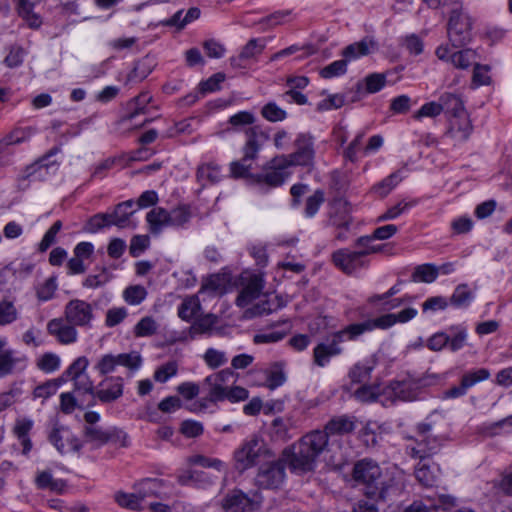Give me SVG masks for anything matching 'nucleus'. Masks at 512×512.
Returning <instances> with one entry per match:
<instances>
[{
  "label": "nucleus",
  "mask_w": 512,
  "mask_h": 512,
  "mask_svg": "<svg viewBox=\"0 0 512 512\" xmlns=\"http://www.w3.org/2000/svg\"><path fill=\"white\" fill-rule=\"evenodd\" d=\"M189 465H199L205 468H213L217 471H221L224 467V463L217 458H209L203 455H192L187 458Z\"/></svg>",
  "instance_id": "obj_55"
},
{
  "label": "nucleus",
  "mask_w": 512,
  "mask_h": 512,
  "mask_svg": "<svg viewBox=\"0 0 512 512\" xmlns=\"http://www.w3.org/2000/svg\"><path fill=\"white\" fill-rule=\"evenodd\" d=\"M169 225L173 227H182L189 222L191 211L187 206H178L168 211Z\"/></svg>",
  "instance_id": "obj_46"
},
{
  "label": "nucleus",
  "mask_w": 512,
  "mask_h": 512,
  "mask_svg": "<svg viewBox=\"0 0 512 512\" xmlns=\"http://www.w3.org/2000/svg\"><path fill=\"white\" fill-rule=\"evenodd\" d=\"M35 483L40 489H48L56 492H61L65 486L62 480L54 479L49 471L39 472L36 476Z\"/></svg>",
  "instance_id": "obj_40"
},
{
  "label": "nucleus",
  "mask_w": 512,
  "mask_h": 512,
  "mask_svg": "<svg viewBox=\"0 0 512 512\" xmlns=\"http://www.w3.org/2000/svg\"><path fill=\"white\" fill-rule=\"evenodd\" d=\"M178 371V365L175 361H169L160 367H158L154 372V379L159 383L167 382L171 377L175 376Z\"/></svg>",
  "instance_id": "obj_58"
},
{
  "label": "nucleus",
  "mask_w": 512,
  "mask_h": 512,
  "mask_svg": "<svg viewBox=\"0 0 512 512\" xmlns=\"http://www.w3.org/2000/svg\"><path fill=\"white\" fill-rule=\"evenodd\" d=\"M60 357L52 352L44 353L37 360V367L45 373H53L60 368Z\"/></svg>",
  "instance_id": "obj_49"
},
{
  "label": "nucleus",
  "mask_w": 512,
  "mask_h": 512,
  "mask_svg": "<svg viewBox=\"0 0 512 512\" xmlns=\"http://www.w3.org/2000/svg\"><path fill=\"white\" fill-rule=\"evenodd\" d=\"M151 101V96L148 93H142L134 98L129 103V112L121 119V122L132 121L141 114H146L147 105Z\"/></svg>",
  "instance_id": "obj_35"
},
{
  "label": "nucleus",
  "mask_w": 512,
  "mask_h": 512,
  "mask_svg": "<svg viewBox=\"0 0 512 512\" xmlns=\"http://www.w3.org/2000/svg\"><path fill=\"white\" fill-rule=\"evenodd\" d=\"M295 151L291 154L278 155L279 165L310 166L314 162V138L308 133H300L294 141Z\"/></svg>",
  "instance_id": "obj_9"
},
{
  "label": "nucleus",
  "mask_w": 512,
  "mask_h": 512,
  "mask_svg": "<svg viewBox=\"0 0 512 512\" xmlns=\"http://www.w3.org/2000/svg\"><path fill=\"white\" fill-rule=\"evenodd\" d=\"M196 177L203 187L213 185L221 180V169L217 164L205 163L198 167Z\"/></svg>",
  "instance_id": "obj_32"
},
{
  "label": "nucleus",
  "mask_w": 512,
  "mask_h": 512,
  "mask_svg": "<svg viewBox=\"0 0 512 512\" xmlns=\"http://www.w3.org/2000/svg\"><path fill=\"white\" fill-rule=\"evenodd\" d=\"M415 476L416 479L423 485V486H432L436 483L437 475L435 471L431 470V468L424 463H419L418 466L415 469Z\"/></svg>",
  "instance_id": "obj_52"
},
{
  "label": "nucleus",
  "mask_w": 512,
  "mask_h": 512,
  "mask_svg": "<svg viewBox=\"0 0 512 512\" xmlns=\"http://www.w3.org/2000/svg\"><path fill=\"white\" fill-rule=\"evenodd\" d=\"M246 142L242 148L243 157L239 161L230 164V173L234 178H246L250 175L251 164L257 158V155L268 140V135L258 127H251L246 130Z\"/></svg>",
  "instance_id": "obj_5"
},
{
  "label": "nucleus",
  "mask_w": 512,
  "mask_h": 512,
  "mask_svg": "<svg viewBox=\"0 0 512 512\" xmlns=\"http://www.w3.org/2000/svg\"><path fill=\"white\" fill-rule=\"evenodd\" d=\"M264 373L266 376L265 386L270 390H274L286 382L284 363L282 362L273 363L269 368L264 370Z\"/></svg>",
  "instance_id": "obj_34"
},
{
  "label": "nucleus",
  "mask_w": 512,
  "mask_h": 512,
  "mask_svg": "<svg viewBox=\"0 0 512 512\" xmlns=\"http://www.w3.org/2000/svg\"><path fill=\"white\" fill-rule=\"evenodd\" d=\"M437 380L436 375H426L418 379L394 381L384 390V394L392 397L393 400L414 401L418 399L423 388L433 385Z\"/></svg>",
  "instance_id": "obj_7"
},
{
  "label": "nucleus",
  "mask_w": 512,
  "mask_h": 512,
  "mask_svg": "<svg viewBox=\"0 0 512 512\" xmlns=\"http://www.w3.org/2000/svg\"><path fill=\"white\" fill-rule=\"evenodd\" d=\"M141 363V356L137 352L121 353L118 355L105 354L100 357L95 365V369L100 375H107L114 372L117 366L137 370L141 366Z\"/></svg>",
  "instance_id": "obj_10"
},
{
  "label": "nucleus",
  "mask_w": 512,
  "mask_h": 512,
  "mask_svg": "<svg viewBox=\"0 0 512 512\" xmlns=\"http://www.w3.org/2000/svg\"><path fill=\"white\" fill-rule=\"evenodd\" d=\"M20 17H22L31 28H39L42 24L41 17L36 14L34 9V2L30 0H13Z\"/></svg>",
  "instance_id": "obj_33"
},
{
  "label": "nucleus",
  "mask_w": 512,
  "mask_h": 512,
  "mask_svg": "<svg viewBox=\"0 0 512 512\" xmlns=\"http://www.w3.org/2000/svg\"><path fill=\"white\" fill-rule=\"evenodd\" d=\"M146 221L152 234L158 235L169 225L168 211L162 207H155L146 215Z\"/></svg>",
  "instance_id": "obj_30"
},
{
  "label": "nucleus",
  "mask_w": 512,
  "mask_h": 512,
  "mask_svg": "<svg viewBox=\"0 0 512 512\" xmlns=\"http://www.w3.org/2000/svg\"><path fill=\"white\" fill-rule=\"evenodd\" d=\"M264 288V278L260 274L251 275L236 298L237 306L245 308L258 299Z\"/></svg>",
  "instance_id": "obj_22"
},
{
  "label": "nucleus",
  "mask_w": 512,
  "mask_h": 512,
  "mask_svg": "<svg viewBox=\"0 0 512 512\" xmlns=\"http://www.w3.org/2000/svg\"><path fill=\"white\" fill-rule=\"evenodd\" d=\"M146 296L147 291L141 285L129 286L123 292V298L129 305H139Z\"/></svg>",
  "instance_id": "obj_51"
},
{
  "label": "nucleus",
  "mask_w": 512,
  "mask_h": 512,
  "mask_svg": "<svg viewBox=\"0 0 512 512\" xmlns=\"http://www.w3.org/2000/svg\"><path fill=\"white\" fill-rule=\"evenodd\" d=\"M258 302L244 311V317L251 319L258 316L268 315L286 305V302L279 295L265 294L258 298Z\"/></svg>",
  "instance_id": "obj_19"
},
{
  "label": "nucleus",
  "mask_w": 512,
  "mask_h": 512,
  "mask_svg": "<svg viewBox=\"0 0 512 512\" xmlns=\"http://www.w3.org/2000/svg\"><path fill=\"white\" fill-rule=\"evenodd\" d=\"M134 206L133 200H127L119 203L112 213H109L111 216V223L114 226L119 228H125L130 223V217L134 214V210H132Z\"/></svg>",
  "instance_id": "obj_31"
},
{
  "label": "nucleus",
  "mask_w": 512,
  "mask_h": 512,
  "mask_svg": "<svg viewBox=\"0 0 512 512\" xmlns=\"http://www.w3.org/2000/svg\"><path fill=\"white\" fill-rule=\"evenodd\" d=\"M158 323L151 316H145L134 326V335L136 337H150L157 333Z\"/></svg>",
  "instance_id": "obj_45"
},
{
  "label": "nucleus",
  "mask_w": 512,
  "mask_h": 512,
  "mask_svg": "<svg viewBox=\"0 0 512 512\" xmlns=\"http://www.w3.org/2000/svg\"><path fill=\"white\" fill-rule=\"evenodd\" d=\"M85 441L95 447H100L108 443L111 439V433L97 426H85Z\"/></svg>",
  "instance_id": "obj_39"
},
{
  "label": "nucleus",
  "mask_w": 512,
  "mask_h": 512,
  "mask_svg": "<svg viewBox=\"0 0 512 512\" xmlns=\"http://www.w3.org/2000/svg\"><path fill=\"white\" fill-rule=\"evenodd\" d=\"M70 432L66 429L54 428L49 435V441L56 447L60 453L67 451L65 441L70 438Z\"/></svg>",
  "instance_id": "obj_59"
},
{
  "label": "nucleus",
  "mask_w": 512,
  "mask_h": 512,
  "mask_svg": "<svg viewBox=\"0 0 512 512\" xmlns=\"http://www.w3.org/2000/svg\"><path fill=\"white\" fill-rule=\"evenodd\" d=\"M201 309L200 300L196 295H191L183 299L178 307V316L183 321L190 322Z\"/></svg>",
  "instance_id": "obj_36"
},
{
  "label": "nucleus",
  "mask_w": 512,
  "mask_h": 512,
  "mask_svg": "<svg viewBox=\"0 0 512 512\" xmlns=\"http://www.w3.org/2000/svg\"><path fill=\"white\" fill-rule=\"evenodd\" d=\"M31 135L32 132L30 129H15L1 140L2 144L6 148L8 146L21 144L27 141Z\"/></svg>",
  "instance_id": "obj_60"
},
{
  "label": "nucleus",
  "mask_w": 512,
  "mask_h": 512,
  "mask_svg": "<svg viewBox=\"0 0 512 512\" xmlns=\"http://www.w3.org/2000/svg\"><path fill=\"white\" fill-rule=\"evenodd\" d=\"M263 465L256 476V484L261 488H277L284 480L285 470L282 461L272 458Z\"/></svg>",
  "instance_id": "obj_15"
},
{
  "label": "nucleus",
  "mask_w": 512,
  "mask_h": 512,
  "mask_svg": "<svg viewBox=\"0 0 512 512\" xmlns=\"http://www.w3.org/2000/svg\"><path fill=\"white\" fill-rule=\"evenodd\" d=\"M57 289V281L55 277H49L37 287L36 296L38 300L45 302L53 298Z\"/></svg>",
  "instance_id": "obj_54"
},
{
  "label": "nucleus",
  "mask_w": 512,
  "mask_h": 512,
  "mask_svg": "<svg viewBox=\"0 0 512 512\" xmlns=\"http://www.w3.org/2000/svg\"><path fill=\"white\" fill-rule=\"evenodd\" d=\"M34 426V421L30 418H17L12 429L13 435L18 439L22 446V454L27 456L32 450L33 444L29 433Z\"/></svg>",
  "instance_id": "obj_26"
},
{
  "label": "nucleus",
  "mask_w": 512,
  "mask_h": 512,
  "mask_svg": "<svg viewBox=\"0 0 512 512\" xmlns=\"http://www.w3.org/2000/svg\"><path fill=\"white\" fill-rule=\"evenodd\" d=\"M114 499L121 507L131 510L143 509L142 501L138 497V494L135 490L133 493L117 492L114 496Z\"/></svg>",
  "instance_id": "obj_47"
},
{
  "label": "nucleus",
  "mask_w": 512,
  "mask_h": 512,
  "mask_svg": "<svg viewBox=\"0 0 512 512\" xmlns=\"http://www.w3.org/2000/svg\"><path fill=\"white\" fill-rule=\"evenodd\" d=\"M324 193L321 190H316L313 195L309 196L305 202L304 214L306 217L311 218L316 215L320 206L324 203Z\"/></svg>",
  "instance_id": "obj_53"
},
{
  "label": "nucleus",
  "mask_w": 512,
  "mask_h": 512,
  "mask_svg": "<svg viewBox=\"0 0 512 512\" xmlns=\"http://www.w3.org/2000/svg\"><path fill=\"white\" fill-rule=\"evenodd\" d=\"M377 50V43L373 38L365 37L359 42L348 45L343 50L344 58L354 60L361 56H366Z\"/></svg>",
  "instance_id": "obj_29"
},
{
  "label": "nucleus",
  "mask_w": 512,
  "mask_h": 512,
  "mask_svg": "<svg viewBox=\"0 0 512 512\" xmlns=\"http://www.w3.org/2000/svg\"><path fill=\"white\" fill-rule=\"evenodd\" d=\"M266 47L265 38H252L241 49L239 55L229 59L233 68H245L244 62L255 59Z\"/></svg>",
  "instance_id": "obj_23"
},
{
  "label": "nucleus",
  "mask_w": 512,
  "mask_h": 512,
  "mask_svg": "<svg viewBox=\"0 0 512 512\" xmlns=\"http://www.w3.org/2000/svg\"><path fill=\"white\" fill-rule=\"evenodd\" d=\"M441 105H443V111L450 117L458 114L467 113L462 100L455 94L444 93L439 98Z\"/></svg>",
  "instance_id": "obj_37"
},
{
  "label": "nucleus",
  "mask_w": 512,
  "mask_h": 512,
  "mask_svg": "<svg viewBox=\"0 0 512 512\" xmlns=\"http://www.w3.org/2000/svg\"><path fill=\"white\" fill-rule=\"evenodd\" d=\"M262 116L270 122L282 121L286 118L287 113L276 103L269 102L262 108Z\"/></svg>",
  "instance_id": "obj_61"
},
{
  "label": "nucleus",
  "mask_w": 512,
  "mask_h": 512,
  "mask_svg": "<svg viewBox=\"0 0 512 512\" xmlns=\"http://www.w3.org/2000/svg\"><path fill=\"white\" fill-rule=\"evenodd\" d=\"M225 80V74L219 72L212 75L205 81L199 84V92L204 95L207 93L215 92L220 89L221 83Z\"/></svg>",
  "instance_id": "obj_64"
},
{
  "label": "nucleus",
  "mask_w": 512,
  "mask_h": 512,
  "mask_svg": "<svg viewBox=\"0 0 512 512\" xmlns=\"http://www.w3.org/2000/svg\"><path fill=\"white\" fill-rule=\"evenodd\" d=\"M164 485L165 483L162 479L145 478L134 485V490L137 492L138 497L143 502L147 498L164 497Z\"/></svg>",
  "instance_id": "obj_27"
},
{
  "label": "nucleus",
  "mask_w": 512,
  "mask_h": 512,
  "mask_svg": "<svg viewBox=\"0 0 512 512\" xmlns=\"http://www.w3.org/2000/svg\"><path fill=\"white\" fill-rule=\"evenodd\" d=\"M328 446L327 433L323 430H314L304 435L293 446L290 466L293 470L308 472L314 469L317 458Z\"/></svg>",
  "instance_id": "obj_1"
},
{
  "label": "nucleus",
  "mask_w": 512,
  "mask_h": 512,
  "mask_svg": "<svg viewBox=\"0 0 512 512\" xmlns=\"http://www.w3.org/2000/svg\"><path fill=\"white\" fill-rule=\"evenodd\" d=\"M402 180L400 172H394L373 186L372 190L380 197L387 196Z\"/></svg>",
  "instance_id": "obj_43"
},
{
  "label": "nucleus",
  "mask_w": 512,
  "mask_h": 512,
  "mask_svg": "<svg viewBox=\"0 0 512 512\" xmlns=\"http://www.w3.org/2000/svg\"><path fill=\"white\" fill-rule=\"evenodd\" d=\"M350 205L343 199H336L331 204L329 224L338 229L348 230L352 222Z\"/></svg>",
  "instance_id": "obj_25"
},
{
  "label": "nucleus",
  "mask_w": 512,
  "mask_h": 512,
  "mask_svg": "<svg viewBox=\"0 0 512 512\" xmlns=\"http://www.w3.org/2000/svg\"><path fill=\"white\" fill-rule=\"evenodd\" d=\"M356 428L354 417L342 415L330 419L325 425L324 432L329 435H344L351 433Z\"/></svg>",
  "instance_id": "obj_28"
},
{
  "label": "nucleus",
  "mask_w": 512,
  "mask_h": 512,
  "mask_svg": "<svg viewBox=\"0 0 512 512\" xmlns=\"http://www.w3.org/2000/svg\"><path fill=\"white\" fill-rule=\"evenodd\" d=\"M460 8L461 4L454 0L448 23V38L453 48L463 47L471 40V20L460 12Z\"/></svg>",
  "instance_id": "obj_8"
},
{
  "label": "nucleus",
  "mask_w": 512,
  "mask_h": 512,
  "mask_svg": "<svg viewBox=\"0 0 512 512\" xmlns=\"http://www.w3.org/2000/svg\"><path fill=\"white\" fill-rule=\"evenodd\" d=\"M365 252L361 250L339 249L332 255L335 266L347 274L365 266Z\"/></svg>",
  "instance_id": "obj_18"
},
{
  "label": "nucleus",
  "mask_w": 512,
  "mask_h": 512,
  "mask_svg": "<svg viewBox=\"0 0 512 512\" xmlns=\"http://www.w3.org/2000/svg\"><path fill=\"white\" fill-rule=\"evenodd\" d=\"M472 132L471 121L467 113L458 114L449 118V127L446 135L457 142L468 139Z\"/></svg>",
  "instance_id": "obj_24"
},
{
  "label": "nucleus",
  "mask_w": 512,
  "mask_h": 512,
  "mask_svg": "<svg viewBox=\"0 0 512 512\" xmlns=\"http://www.w3.org/2000/svg\"><path fill=\"white\" fill-rule=\"evenodd\" d=\"M262 498L255 493L252 497L239 489H234L226 494L222 500V508L225 512H246L260 507Z\"/></svg>",
  "instance_id": "obj_13"
},
{
  "label": "nucleus",
  "mask_w": 512,
  "mask_h": 512,
  "mask_svg": "<svg viewBox=\"0 0 512 512\" xmlns=\"http://www.w3.org/2000/svg\"><path fill=\"white\" fill-rule=\"evenodd\" d=\"M124 390L123 378L119 376L105 377L95 388L93 397L101 403H112L122 397Z\"/></svg>",
  "instance_id": "obj_17"
},
{
  "label": "nucleus",
  "mask_w": 512,
  "mask_h": 512,
  "mask_svg": "<svg viewBox=\"0 0 512 512\" xmlns=\"http://www.w3.org/2000/svg\"><path fill=\"white\" fill-rule=\"evenodd\" d=\"M489 377H490L489 370L485 369V368H480V369L470 371V372L464 374L462 376L461 380L464 383V387H467V389H468L481 381H485V380L489 379Z\"/></svg>",
  "instance_id": "obj_63"
},
{
  "label": "nucleus",
  "mask_w": 512,
  "mask_h": 512,
  "mask_svg": "<svg viewBox=\"0 0 512 512\" xmlns=\"http://www.w3.org/2000/svg\"><path fill=\"white\" fill-rule=\"evenodd\" d=\"M366 333L363 323H353L345 328L329 334L313 349V363L318 367H325L330 359L343 353L342 344L353 341Z\"/></svg>",
  "instance_id": "obj_2"
},
{
  "label": "nucleus",
  "mask_w": 512,
  "mask_h": 512,
  "mask_svg": "<svg viewBox=\"0 0 512 512\" xmlns=\"http://www.w3.org/2000/svg\"><path fill=\"white\" fill-rule=\"evenodd\" d=\"M233 458L237 469L247 470L261 461H269L273 458L264 439L256 434L247 437L234 451Z\"/></svg>",
  "instance_id": "obj_4"
},
{
  "label": "nucleus",
  "mask_w": 512,
  "mask_h": 512,
  "mask_svg": "<svg viewBox=\"0 0 512 512\" xmlns=\"http://www.w3.org/2000/svg\"><path fill=\"white\" fill-rule=\"evenodd\" d=\"M438 275V267L434 264L427 263L417 266L412 274V278L416 282L432 283L436 280Z\"/></svg>",
  "instance_id": "obj_42"
},
{
  "label": "nucleus",
  "mask_w": 512,
  "mask_h": 512,
  "mask_svg": "<svg viewBox=\"0 0 512 512\" xmlns=\"http://www.w3.org/2000/svg\"><path fill=\"white\" fill-rule=\"evenodd\" d=\"M472 299H473V293L469 289L468 285L467 284H459L455 288V290L450 298V303L457 308H463V307H467L470 304V302L472 301Z\"/></svg>",
  "instance_id": "obj_44"
},
{
  "label": "nucleus",
  "mask_w": 512,
  "mask_h": 512,
  "mask_svg": "<svg viewBox=\"0 0 512 512\" xmlns=\"http://www.w3.org/2000/svg\"><path fill=\"white\" fill-rule=\"evenodd\" d=\"M352 476L368 497H386L387 490L383 486L382 471L377 462L371 459L359 460L354 465Z\"/></svg>",
  "instance_id": "obj_3"
},
{
  "label": "nucleus",
  "mask_w": 512,
  "mask_h": 512,
  "mask_svg": "<svg viewBox=\"0 0 512 512\" xmlns=\"http://www.w3.org/2000/svg\"><path fill=\"white\" fill-rule=\"evenodd\" d=\"M216 322H217V318L214 315H212V314L205 315V316L197 319L196 321H194V323L190 327V334L192 336H194L197 334L209 333L213 329Z\"/></svg>",
  "instance_id": "obj_48"
},
{
  "label": "nucleus",
  "mask_w": 512,
  "mask_h": 512,
  "mask_svg": "<svg viewBox=\"0 0 512 512\" xmlns=\"http://www.w3.org/2000/svg\"><path fill=\"white\" fill-rule=\"evenodd\" d=\"M27 367V357L8 348L7 340L0 338V379L23 372Z\"/></svg>",
  "instance_id": "obj_12"
},
{
  "label": "nucleus",
  "mask_w": 512,
  "mask_h": 512,
  "mask_svg": "<svg viewBox=\"0 0 512 512\" xmlns=\"http://www.w3.org/2000/svg\"><path fill=\"white\" fill-rule=\"evenodd\" d=\"M89 365V361L85 356L76 358L67 370L64 372L69 379L79 378L81 375L86 374V369Z\"/></svg>",
  "instance_id": "obj_62"
},
{
  "label": "nucleus",
  "mask_w": 512,
  "mask_h": 512,
  "mask_svg": "<svg viewBox=\"0 0 512 512\" xmlns=\"http://www.w3.org/2000/svg\"><path fill=\"white\" fill-rule=\"evenodd\" d=\"M64 319L76 327L90 329L94 320L93 307L84 300L72 299L64 307Z\"/></svg>",
  "instance_id": "obj_11"
},
{
  "label": "nucleus",
  "mask_w": 512,
  "mask_h": 512,
  "mask_svg": "<svg viewBox=\"0 0 512 512\" xmlns=\"http://www.w3.org/2000/svg\"><path fill=\"white\" fill-rule=\"evenodd\" d=\"M203 359L211 369H216L227 362L225 352L214 348H208L203 355Z\"/></svg>",
  "instance_id": "obj_57"
},
{
  "label": "nucleus",
  "mask_w": 512,
  "mask_h": 512,
  "mask_svg": "<svg viewBox=\"0 0 512 512\" xmlns=\"http://www.w3.org/2000/svg\"><path fill=\"white\" fill-rule=\"evenodd\" d=\"M380 396L378 385H363L354 392L355 399L363 403L376 401Z\"/></svg>",
  "instance_id": "obj_50"
},
{
  "label": "nucleus",
  "mask_w": 512,
  "mask_h": 512,
  "mask_svg": "<svg viewBox=\"0 0 512 512\" xmlns=\"http://www.w3.org/2000/svg\"><path fill=\"white\" fill-rule=\"evenodd\" d=\"M47 331L62 345L73 344L78 339L76 326L69 324L63 318L51 319L47 323Z\"/></svg>",
  "instance_id": "obj_20"
},
{
  "label": "nucleus",
  "mask_w": 512,
  "mask_h": 512,
  "mask_svg": "<svg viewBox=\"0 0 512 512\" xmlns=\"http://www.w3.org/2000/svg\"><path fill=\"white\" fill-rule=\"evenodd\" d=\"M278 159V155L272 158L267 164V170L265 173L258 174L256 176V182L259 184H266L269 187H278L281 186L286 179L289 177L290 173L287 171L290 168V165H278L276 160Z\"/></svg>",
  "instance_id": "obj_21"
},
{
  "label": "nucleus",
  "mask_w": 512,
  "mask_h": 512,
  "mask_svg": "<svg viewBox=\"0 0 512 512\" xmlns=\"http://www.w3.org/2000/svg\"><path fill=\"white\" fill-rule=\"evenodd\" d=\"M417 310L415 308H405L398 313H390L385 314L375 319H369L363 321V325L365 327L366 332L372 331L374 329H387L395 325L396 323H406L417 315Z\"/></svg>",
  "instance_id": "obj_16"
},
{
  "label": "nucleus",
  "mask_w": 512,
  "mask_h": 512,
  "mask_svg": "<svg viewBox=\"0 0 512 512\" xmlns=\"http://www.w3.org/2000/svg\"><path fill=\"white\" fill-rule=\"evenodd\" d=\"M19 312L13 300L4 298L0 301V326H6L15 322Z\"/></svg>",
  "instance_id": "obj_41"
},
{
  "label": "nucleus",
  "mask_w": 512,
  "mask_h": 512,
  "mask_svg": "<svg viewBox=\"0 0 512 512\" xmlns=\"http://www.w3.org/2000/svg\"><path fill=\"white\" fill-rule=\"evenodd\" d=\"M432 426L429 423L417 425V436L413 442L407 445L408 453L413 458L421 460L436 454L443 445L444 438L434 436Z\"/></svg>",
  "instance_id": "obj_6"
},
{
  "label": "nucleus",
  "mask_w": 512,
  "mask_h": 512,
  "mask_svg": "<svg viewBox=\"0 0 512 512\" xmlns=\"http://www.w3.org/2000/svg\"><path fill=\"white\" fill-rule=\"evenodd\" d=\"M449 45H441L436 49V56L445 62L451 63L455 68L468 69L476 63L477 54L472 49L455 50Z\"/></svg>",
  "instance_id": "obj_14"
},
{
  "label": "nucleus",
  "mask_w": 512,
  "mask_h": 512,
  "mask_svg": "<svg viewBox=\"0 0 512 512\" xmlns=\"http://www.w3.org/2000/svg\"><path fill=\"white\" fill-rule=\"evenodd\" d=\"M59 151L60 149L58 147H53L45 155L39 158L34 164L28 166L26 168V174L23 176V179L34 177L38 169L48 168L50 166V164L48 163V159L56 155Z\"/></svg>",
  "instance_id": "obj_56"
},
{
  "label": "nucleus",
  "mask_w": 512,
  "mask_h": 512,
  "mask_svg": "<svg viewBox=\"0 0 512 512\" xmlns=\"http://www.w3.org/2000/svg\"><path fill=\"white\" fill-rule=\"evenodd\" d=\"M375 365L376 363L373 359L356 363L349 371V378L354 383L367 381L369 380Z\"/></svg>",
  "instance_id": "obj_38"
}]
</instances>
